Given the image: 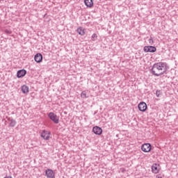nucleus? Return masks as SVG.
<instances>
[{"instance_id":"1a4fd4ad","label":"nucleus","mask_w":178,"mask_h":178,"mask_svg":"<svg viewBox=\"0 0 178 178\" xmlns=\"http://www.w3.org/2000/svg\"><path fill=\"white\" fill-rule=\"evenodd\" d=\"M34 59L35 62H37V63H41V62H42V54H41V53L36 54Z\"/></svg>"},{"instance_id":"2eb2a0df","label":"nucleus","mask_w":178,"mask_h":178,"mask_svg":"<svg viewBox=\"0 0 178 178\" xmlns=\"http://www.w3.org/2000/svg\"><path fill=\"white\" fill-rule=\"evenodd\" d=\"M77 33L79 34V35H84V34H86L84 29H83L81 27L77 29Z\"/></svg>"},{"instance_id":"5701e85b","label":"nucleus","mask_w":178,"mask_h":178,"mask_svg":"<svg viewBox=\"0 0 178 178\" xmlns=\"http://www.w3.org/2000/svg\"><path fill=\"white\" fill-rule=\"evenodd\" d=\"M1 1H2V0H0V2H1Z\"/></svg>"},{"instance_id":"f8f14e48","label":"nucleus","mask_w":178,"mask_h":178,"mask_svg":"<svg viewBox=\"0 0 178 178\" xmlns=\"http://www.w3.org/2000/svg\"><path fill=\"white\" fill-rule=\"evenodd\" d=\"M84 3L88 8H92V6H94V2H92V0H85Z\"/></svg>"},{"instance_id":"a211bd4d","label":"nucleus","mask_w":178,"mask_h":178,"mask_svg":"<svg viewBox=\"0 0 178 178\" xmlns=\"http://www.w3.org/2000/svg\"><path fill=\"white\" fill-rule=\"evenodd\" d=\"M149 43L150 44V45H152V44H154V39H152V37L149 39Z\"/></svg>"},{"instance_id":"6e6552de","label":"nucleus","mask_w":178,"mask_h":178,"mask_svg":"<svg viewBox=\"0 0 178 178\" xmlns=\"http://www.w3.org/2000/svg\"><path fill=\"white\" fill-rule=\"evenodd\" d=\"M46 176L47 178H55V172L51 169H47L45 171Z\"/></svg>"},{"instance_id":"20e7f679","label":"nucleus","mask_w":178,"mask_h":178,"mask_svg":"<svg viewBox=\"0 0 178 178\" xmlns=\"http://www.w3.org/2000/svg\"><path fill=\"white\" fill-rule=\"evenodd\" d=\"M51 136V132L43 130L42 132L41 133V137L43 140H49V137Z\"/></svg>"},{"instance_id":"423d86ee","label":"nucleus","mask_w":178,"mask_h":178,"mask_svg":"<svg viewBox=\"0 0 178 178\" xmlns=\"http://www.w3.org/2000/svg\"><path fill=\"white\" fill-rule=\"evenodd\" d=\"M138 108L140 112H145L147 111V104L142 102L138 104Z\"/></svg>"},{"instance_id":"0eeeda50","label":"nucleus","mask_w":178,"mask_h":178,"mask_svg":"<svg viewBox=\"0 0 178 178\" xmlns=\"http://www.w3.org/2000/svg\"><path fill=\"white\" fill-rule=\"evenodd\" d=\"M92 131L95 134L97 135V136H101V134H102V128L99 127H94L92 128Z\"/></svg>"},{"instance_id":"39448f33","label":"nucleus","mask_w":178,"mask_h":178,"mask_svg":"<svg viewBox=\"0 0 178 178\" xmlns=\"http://www.w3.org/2000/svg\"><path fill=\"white\" fill-rule=\"evenodd\" d=\"M145 52H156V47L154 46H145L143 48Z\"/></svg>"},{"instance_id":"ddd939ff","label":"nucleus","mask_w":178,"mask_h":178,"mask_svg":"<svg viewBox=\"0 0 178 178\" xmlns=\"http://www.w3.org/2000/svg\"><path fill=\"white\" fill-rule=\"evenodd\" d=\"M8 120L10 121V124H9L10 127H15L16 126V120L13 119L10 120V118H8Z\"/></svg>"},{"instance_id":"7ed1b4c3","label":"nucleus","mask_w":178,"mask_h":178,"mask_svg":"<svg viewBox=\"0 0 178 178\" xmlns=\"http://www.w3.org/2000/svg\"><path fill=\"white\" fill-rule=\"evenodd\" d=\"M152 146L149 143H144L141 146V149L143 152H149L151 151Z\"/></svg>"},{"instance_id":"dca6fc26","label":"nucleus","mask_w":178,"mask_h":178,"mask_svg":"<svg viewBox=\"0 0 178 178\" xmlns=\"http://www.w3.org/2000/svg\"><path fill=\"white\" fill-rule=\"evenodd\" d=\"M81 97L83 99H85V98H88V96H87V92H86V90L82 91L81 93Z\"/></svg>"},{"instance_id":"aec40b11","label":"nucleus","mask_w":178,"mask_h":178,"mask_svg":"<svg viewBox=\"0 0 178 178\" xmlns=\"http://www.w3.org/2000/svg\"><path fill=\"white\" fill-rule=\"evenodd\" d=\"M156 97H159V95H161V90H156Z\"/></svg>"},{"instance_id":"9b49d317","label":"nucleus","mask_w":178,"mask_h":178,"mask_svg":"<svg viewBox=\"0 0 178 178\" xmlns=\"http://www.w3.org/2000/svg\"><path fill=\"white\" fill-rule=\"evenodd\" d=\"M159 165L154 163L152 166V172L156 175V173H159V169L158 168Z\"/></svg>"},{"instance_id":"412c9836","label":"nucleus","mask_w":178,"mask_h":178,"mask_svg":"<svg viewBox=\"0 0 178 178\" xmlns=\"http://www.w3.org/2000/svg\"><path fill=\"white\" fill-rule=\"evenodd\" d=\"M156 178H162V177H159V175H156Z\"/></svg>"},{"instance_id":"f03ea898","label":"nucleus","mask_w":178,"mask_h":178,"mask_svg":"<svg viewBox=\"0 0 178 178\" xmlns=\"http://www.w3.org/2000/svg\"><path fill=\"white\" fill-rule=\"evenodd\" d=\"M48 116L49 119L51 120L52 122H54V123H55L56 124H58V123H59V117L56 115V114H55L54 113H49Z\"/></svg>"},{"instance_id":"f257e3e1","label":"nucleus","mask_w":178,"mask_h":178,"mask_svg":"<svg viewBox=\"0 0 178 178\" xmlns=\"http://www.w3.org/2000/svg\"><path fill=\"white\" fill-rule=\"evenodd\" d=\"M166 63L162 62L154 63L152 68V74L157 77L166 73Z\"/></svg>"},{"instance_id":"9d476101","label":"nucleus","mask_w":178,"mask_h":178,"mask_svg":"<svg viewBox=\"0 0 178 178\" xmlns=\"http://www.w3.org/2000/svg\"><path fill=\"white\" fill-rule=\"evenodd\" d=\"M26 74L27 71H26V70H20L17 71V76L18 77V79H20L22 77H24V76H26Z\"/></svg>"},{"instance_id":"f3484780","label":"nucleus","mask_w":178,"mask_h":178,"mask_svg":"<svg viewBox=\"0 0 178 178\" xmlns=\"http://www.w3.org/2000/svg\"><path fill=\"white\" fill-rule=\"evenodd\" d=\"M98 38V35H97V33H93L92 35V41H95Z\"/></svg>"},{"instance_id":"4468645a","label":"nucleus","mask_w":178,"mask_h":178,"mask_svg":"<svg viewBox=\"0 0 178 178\" xmlns=\"http://www.w3.org/2000/svg\"><path fill=\"white\" fill-rule=\"evenodd\" d=\"M22 91L23 94H29V88L27 86L24 85L22 86Z\"/></svg>"},{"instance_id":"6ab92c4d","label":"nucleus","mask_w":178,"mask_h":178,"mask_svg":"<svg viewBox=\"0 0 178 178\" xmlns=\"http://www.w3.org/2000/svg\"><path fill=\"white\" fill-rule=\"evenodd\" d=\"M4 33H6V34H12V31H9L8 29H6L4 31Z\"/></svg>"},{"instance_id":"4be33fe9","label":"nucleus","mask_w":178,"mask_h":178,"mask_svg":"<svg viewBox=\"0 0 178 178\" xmlns=\"http://www.w3.org/2000/svg\"><path fill=\"white\" fill-rule=\"evenodd\" d=\"M124 170H124V168H122V173L124 172Z\"/></svg>"}]
</instances>
